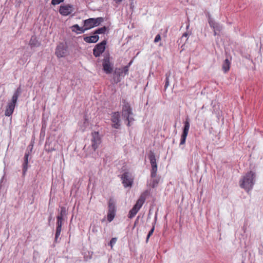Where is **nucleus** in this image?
<instances>
[{
	"label": "nucleus",
	"instance_id": "nucleus-27",
	"mask_svg": "<svg viewBox=\"0 0 263 263\" xmlns=\"http://www.w3.org/2000/svg\"><path fill=\"white\" fill-rule=\"evenodd\" d=\"M106 29L107 28L106 27H102L100 28H98L95 31L94 34H104L106 32Z\"/></svg>",
	"mask_w": 263,
	"mask_h": 263
},
{
	"label": "nucleus",
	"instance_id": "nucleus-36",
	"mask_svg": "<svg viewBox=\"0 0 263 263\" xmlns=\"http://www.w3.org/2000/svg\"><path fill=\"white\" fill-rule=\"evenodd\" d=\"M132 61H130V62L129 63L128 65H127V66H128V67L130 66V65L132 64Z\"/></svg>",
	"mask_w": 263,
	"mask_h": 263
},
{
	"label": "nucleus",
	"instance_id": "nucleus-38",
	"mask_svg": "<svg viewBox=\"0 0 263 263\" xmlns=\"http://www.w3.org/2000/svg\"><path fill=\"white\" fill-rule=\"evenodd\" d=\"M167 83V82H165V87H166V83Z\"/></svg>",
	"mask_w": 263,
	"mask_h": 263
},
{
	"label": "nucleus",
	"instance_id": "nucleus-25",
	"mask_svg": "<svg viewBox=\"0 0 263 263\" xmlns=\"http://www.w3.org/2000/svg\"><path fill=\"white\" fill-rule=\"evenodd\" d=\"M56 233L55 236V240L57 241L58 237L60 236L61 232L62 224H57Z\"/></svg>",
	"mask_w": 263,
	"mask_h": 263
},
{
	"label": "nucleus",
	"instance_id": "nucleus-19",
	"mask_svg": "<svg viewBox=\"0 0 263 263\" xmlns=\"http://www.w3.org/2000/svg\"><path fill=\"white\" fill-rule=\"evenodd\" d=\"M231 62L228 59H226L222 66V68L224 73L228 72L230 68Z\"/></svg>",
	"mask_w": 263,
	"mask_h": 263
},
{
	"label": "nucleus",
	"instance_id": "nucleus-11",
	"mask_svg": "<svg viewBox=\"0 0 263 263\" xmlns=\"http://www.w3.org/2000/svg\"><path fill=\"white\" fill-rule=\"evenodd\" d=\"M120 114L119 112H114L111 116L112 126L116 129L120 128Z\"/></svg>",
	"mask_w": 263,
	"mask_h": 263
},
{
	"label": "nucleus",
	"instance_id": "nucleus-35",
	"mask_svg": "<svg viewBox=\"0 0 263 263\" xmlns=\"http://www.w3.org/2000/svg\"><path fill=\"white\" fill-rule=\"evenodd\" d=\"M116 3H120L122 2L123 0H114Z\"/></svg>",
	"mask_w": 263,
	"mask_h": 263
},
{
	"label": "nucleus",
	"instance_id": "nucleus-6",
	"mask_svg": "<svg viewBox=\"0 0 263 263\" xmlns=\"http://www.w3.org/2000/svg\"><path fill=\"white\" fill-rule=\"evenodd\" d=\"M103 21L102 17L90 18L84 21V27L85 31L98 26Z\"/></svg>",
	"mask_w": 263,
	"mask_h": 263
},
{
	"label": "nucleus",
	"instance_id": "nucleus-31",
	"mask_svg": "<svg viewBox=\"0 0 263 263\" xmlns=\"http://www.w3.org/2000/svg\"><path fill=\"white\" fill-rule=\"evenodd\" d=\"M64 0H52L51 4L53 5H58L60 3L63 2Z\"/></svg>",
	"mask_w": 263,
	"mask_h": 263
},
{
	"label": "nucleus",
	"instance_id": "nucleus-15",
	"mask_svg": "<svg viewBox=\"0 0 263 263\" xmlns=\"http://www.w3.org/2000/svg\"><path fill=\"white\" fill-rule=\"evenodd\" d=\"M103 67L104 71L106 73H110L112 70V67L109 61L107 59H105L103 63Z\"/></svg>",
	"mask_w": 263,
	"mask_h": 263
},
{
	"label": "nucleus",
	"instance_id": "nucleus-23",
	"mask_svg": "<svg viewBox=\"0 0 263 263\" xmlns=\"http://www.w3.org/2000/svg\"><path fill=\"white\" fill-rule=\"evenodd\" d=\"M29 44L32 47H35L39 45L38 41L36 37L34 36H32L29 42Z\"/></svg>",
	"mask_w": 263,
	"mask_h": 263
},
{
	"label": "nucleus",
	"instance_id": "nucleus-21",
	"mask_svg": "<svg viewBox=\"0 0 263 263\" xmlns=\"http://www.w3.org/2000/svg\"><path fill=\"white\" fill-rule=\"evenodd\" d=\"M88 125H89L88 120L86 118L84 119L83 121L79 123L80 127L82 131L85 130L86 129V128L88 126Z\"/></svg>",
	"mask_w": 263,
	"mask_h": 263
},
{
	"label": "nucleus",
	"instance_id": "nucleus-39",
	"mask_svg": "<svg viewBox=\"0 0 263 263\" xmlns=\"http://www.w3.org/2000/svg\"><path fill=\"white\" fill-rule=\"evenodd\" d=\"M242 263H244V262H242Z\"/></svg>",
	"mask_w": 263,
	"mask_h": 263
},
{
	"label": "nucleus",
	"instance_id": "nucleus-17",
	"mask_svg": "<svg viewBox=\"0 0 263 263\" xmlns=\"http://www.w3.org/2000/svg\"><path fill=\"white\" fill-rule=\"evenodd\" d=\"M99 39L98 35H94L90 36H86L84 38V41L87 43H96Z\"/></svg>",
	"mask_w": 263,
	"mask_h": 263
},
{
	"label": "nucleus",
	"instance_id": "nucleus-18",
	"mask_svg": "<svg viewBox=\"0 0 263 263\" xmlns=\"http://www.w3.org/2000/svg\"><path fill=\"white\" fill-rule=\"evenodd\" d=\"M29 154L26 153L24 156V162L23 164V175H25L26 172L28 169Z\"/></svg>",
	"mask_w": 263,
	"mask_h": 263
},
{
	"label": "nucleus",
	"instance_id": "nucleus-28",
	"mask_svg": "<svg viewBox=\"0 0 263 263\" xmlns=\"http://www.w3.org/2000/svg\"><path fill=\"white\" fill-rule=\"evenodd\" d=\"M209 23L210 27L213 28V29H214V35H217V32H216V30H215V25L216 24H217V23H216V22H215L214 21H212V20H210L209 21Z\"/></svg>",
	"mask_w": 263,
	"mask_h": 263
},
{
	"label": "nucleus",
	"instance_id": "nucleus-26",
	"mask_svg": "<svg viewBox=\"0 0 263 263\" xmlns=\"http://www.w3.org/2000/svg\"><path fill=\"white\" fill-rule=\"evenodd\" d=\"M116 212L108 211L107 214V220L111 222L115 218Z\"/></svg>",
	"mask_w": 263,
	"mask_h": 263
},
{
	"label": "nucleus",
	"instance_id": "nucleus-30",
	"mask_svg": "<svg viewBox=\"0 0 263 263\" xmlns=\"http://www.w3.org/2000/svg\"><path fill=\"white\" fill-rule=\"evenodd\" d=\"M117 241V238H112L110 240L109 245L110 246L111 248H112L114 246V245L116 243Z\"/></svg>",
	"mask_w": 263,
	"mask_h": 263
},
{
	"label": "nucleus",
	"instance_id": "nucleus-37",
	"mask_svg": "<svg viewBox=\"0 0 263 263\" xmlns=\"http://www.w3.org/2000/svg\"><path fill=\"white\" fill-rule=\"evenodd\" d=\"M186 35H187V34H186V33H184V34H183V36H186Z\"/></svg>",
	"mask_w": 263,
	"mask_h": 263
},
{
	"label": "nucleus",
	"instance_id": "nucleus-3",
	"mask_svg": "<svg viewBox=\"0 0 263 263\" xmlns=\"http://www.w3.org/2000/svg\"><path fill=\"white\" fill-rule=\"evenodd\" d=\"M133 114L129 104L124 102L122 106V117L125 119L127 126L130 125V123L134 120Z\"/></svg>",
	"mask_w": 263,
	"mask_h": 263
},
{
	"label": "nucleus",
	"instance_id": "nucleus-1",
	"mask_svg": "<svg viewBox=\"0 0 263 263\" xmlns=\"http://www.w3.org/2000/svg\"><path fill=\"white\" fill-rule=\"evenodd\" d=\"M254 178L255 175L253 172L250 171L247 173L240 180V186L249 192L253 188Z\"/></svg>",
	"mask_w": 263,
	"mask_h": 263
},
{
	"label": "nucleus",
	"instance_id": "nucleus-16",
	"mask_svg": "<svg viewBox=\"0 0 263 263\" xmlns=\"http://www.w3.org/2000/svg\"><path fill=\"white\" fill-rule=\"evenodd\" d=\"M145 200V194L143 193L141 195L139 198L136 202V203L135 204L134 206L138 209H140L142 205L143 204L144 201Z\"/></svg>",
	"mask_w": 263,
	"mask_h": 263
},
{
	"label": "nucleus",
	"instance_id": "nucleus-4",
	"mask_svg": "<svg viewBox=\"0 0 263 263\" xmlns=\"http://www.w3.org/2000/svg\"><path fill=\"white\" fill-rule=\"evenodd\" d=\"M20 93V88H18L14 93L11 101L8 103L5 112L6 116L9 117L13 114Z\"/></svg>",
	"mask_w": 263,
	"mask_h": 263
},
{
	"label": "nucleus",
	"instance_id": "nucleus-33",
	"mask_svg": "<svg viewBox=\"0 0 263 263\" xmlns=\"http://www.w3.org/2000/svg\"><path fill=\"white\" fill-rule=\"evenodd\" d=\"M221 29V27L219 24H216L215 25V30L216 32H217V31H220Z\"/></svg>",
	"mask_w": 263,
	"mask_h": 263
},
{
	"label": "nucleus",
	"instance_id": "nucleus-24",
	"mask_svg": "<svg viewBox=\"0 0 263 263\" xmlns=\"http://www.w3.org/2000/svg\"><path fill=\"white\" fill-rule=\"evenodd\" d=\"M108 211L116 212V206L112 200H110L108 203Z\"/></svg>",
	"mask_w": 263,
	"mask_h": 263
},
{
	"label": "nucleus",
	"instance_id": "nucleus-12",
	"mask_svg": "<svg viewBox=\"0 0 263 263\" xmlns=\"http://www.w3.org/2000/svg\"><path fill=\"white\" fill-rule=\"evenodd\" d=\"M73 11L72 5H66L60 7L59 12L63 15H68L71 13Z\"/></svg>",
	"mask_w": 263,
	"mask_h": 263
},
{
	"label": "nucleus",
	"instance_id": "nucleus-14",
	"mask_svg": "<svg viewBox=\"0 0 263 263\" xmlns=\"http://www.w3.org/2000/svg\"><path fill=\"white\" fill-rule=\"evenodd\" d=\"M67 214V210L65 207L62 206L61 208L60 212L59 215L57 216V224H62L63 220Z\"/></svg>",
	"mask_w": 263,
	"mask_h": 263
},
{
	"label": "nucleus",
	"instance_id": "nucleus-5",
	"mask_svg": "<svg viewBox=\"0 0 263 263\" xmlns=\"http://www.w3.org/2000/svg\"><path fill=\"white\" fill-rule=\"evenodd\" d=\"M128 66H125L122 68H116L114 73L113 79L115 83H118L120 82L121 79L128 73Z\"/></svg>",
	"mask_w": 263,
	"mask_h": 263
},
{
	"label": "nucleus",
	"instance_id": "nucleus-9",
	"mask_svg": "<svg viewBox=\"0 0 263 263\" xmlns=\"http://www.w3.org/2000/svg\"><path fill=\"white\" fill-rule=\"evenodd\" d=\"M190 122L188 119H186V121L184 122V127L183 129V133L182 134V135L181 136V139H180V145H183L185 144L186 139L187 137V136L188 135V133L190 129Z\"/></svg>",
	"mask_w": 263,
	"mask_h": 263
},
{
	"label": "nucleus",
	"instance_id": "nucleus-22",
	"mask_svg": "<svg viewBox=\"0 0 263 263\" xmlns=\"http://www.w3.org/2000/svg\"><path fill=\"white\" fill-rule=\"evenodd\" d=\"M139 210L138 209L134 206L129 212L128 217L129 218H133L136 215Z\"/></svg>",
	"mask_w": 263,
	"mask_h": 263
},
{
	"label": "nucleus",
	"instance_id": "nucleus-2",
	"mask_svg": "<svg viewBox=\"0 0 263 263\" xmlns=\"http://www.w3.org/2000/svg\"><path fill=\"white\" fill-rule=\"evenodd\" d=\"M148 158L150 161L152 166L151 177L153 179V182L151 185L153 187H155L159 182V179H157L156 178L157 170L156 159L154 154L152 152H150L148 154Z\"/></svg>",
	"mask_w": 263,
	"mask_h": 263
},
{
	"label": "nucleus",
	"instance_id": "nucleus-13",
	"mask_svg": "<svg viewBox=\"0 0 263 263\" xmlns=\"http://www.w3.org/2000/svg\"><path fill=\"white\" fill-rule=\"evenodd\" d=\"M55 54L58 57H64L67 54V49L65 46L60 44L57 47Z\"/></svg>",
	"mask_w": 263,
	"mask_h": 263
},
{
	"label": "nucleus",
	"instance_id": "nucleus-10",
	"mask_svg": "<svg viewBox=\"0 0 263 263\" xmlns=\"http://www.w3.org/2000/svg\"><path fill=\"white\" fill-rule=\"evenodd\" d=\"M105 45L106 42L103 41L96 45L93 50L95 57H99L104 52L105 49Z\"/></svg>",
	"mask_w": 263,
	"mask_h": 263
},
{
	"label": "nucleus",
	"instance_id": "nucleus-7",
	"mask_svg": "<svg viewBox=\"0 0 263 263\" xmlns=\"http://www.w3.org/2000/svg\"><path fill=\"white\" fill-rule=\"evenodd\" d=\"M101 143V138L98 132H94L91 134V146L96 151Z\"/></svg>",
	"mask_w": 263,
	"mask_h": 263
},
{
	"label": "nucleus",
	"instance_id": "nucleus-34",
	"mask_svg": "<svg viewBox=\"0 0 263 263\" xmlns=\"http://www.w3.org/2000/svg\"><path fill=\"white\" fill-rule=\"evenodd\" d=\"M131 1V3H130V7L133 9L134 7V3H133V1L134 0H130Z\"/></svg>",
	"mask_w": 263,
	"mask_h": 263
},
{
	"label": "nucleus",
	"instance_id": "nucleus-20",
	"mask_svg": "<svg viewBox=\"0 0 263 263\" xmlns=\"http://www.w3.org/2000/svg\"><path fill=\"white\" fill-rule=\"evenodd\" d=\"M71 30L73 32H75L77 33H84L85 31L84 30V27H80L78 25L76 24L71 26Z\"/></svg>",
	"mask_w": 263,
	"mask_h": 263
},
{
	"label": "nucleus",
	"instance_id": "nucleus-32",
	"mask_svg": "<svg viewBox=\"0 0 263 263\" xmlns=\"http://www.w3.org/2000/svg\"><path fill=\"white\" fill-rule=\"evenodd\" d=\"M160 39H161L160 35L159 34H157L155 38L154 42L155 43H157V42H159L160 40Z\"/></svg>",
	"mask_w": 263,
	"mask_h": 263
},
{
	"label": "nucleus",
	"instance_id": "nucleus-29",
	"mask_svg": "<svg viewBox=\"0 0 263 263\" xmlns=\"http://www.w3.org/2000/svg\"><path fill=\"white\" fill-rule=\"evenodd\" d=\"M154 231V226L153 227V228L151 229V230L149 231V232L148 233V235L146 237V242H148V239L150 237V236L153 234Z\"/></svg>",
	"mask_w": 263,
	"mask_h": 263
},
{
	"label": "nucleus",
	"instance_id": "nucleus-8",
	"mask_svg": "<svg viewBox=\"0 0 263 263\" xmlns=\"http://www.w3.org/2000/svg\"><path fill=\"white\" fill-rule=\"evenodd\" d=\"M121 179L124 187H130L133 183V176L129 172H125L122 175Z\"/></svg>",
	"mask_w": 263,
	"mask_h": 263
}]
</instances>
